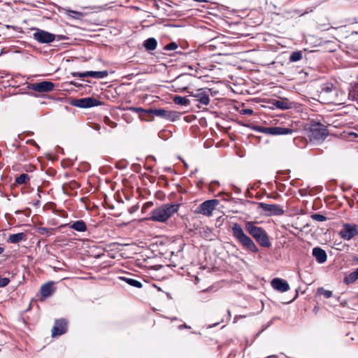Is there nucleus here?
Listing matches in <instances>:
<instances>
[{"mask_svg": "<svg viewBox=\"0 0 358 358\" xmlns=\"http://www.w3.org/2000/svg\"><path fill=\"white\" fill-rule=\"evenodd\" d=\"M180 207L179 203H165L153 209L150 213V217L148 220L166 222L174 213H177Z\"/></svg>", "mask_w": 358, "mask_h": 358, "instance_id": "1", "label": "nucleus"}, {"mask_svg": "<svg viewBox=\"0 0 358 358\" xmlns=\"http://www.w3.org/2000/svg\"><path fill=\"white\" fill-rule=\"evenodd\" d=\"M231 231L233 236L242 245L243 249L252 253H257L259 252V248L257 245L252 239L244 232L240 224L237 222L234 223L231 227Z\"/></svg>", "mask_w": 358, "mask_h": 358, "instance_id": "2", "label": "nucleus"}, {"mask_svg": "<svg viewBox=\"0 0 358 358\" xmlns=\"http://www.w3.org/2000/svg\"><path fill=\"white\" fill-rule=\"evenodd\" d=\"M245 229L261 247L270 248L271 246L269 237L262 227L255 225L252 222H246Z\"/></svg>", "mask_w": 358, "mask_h": 358, "instance_id": "3", "label": "nucleus"}, {"mask_svg": "<svg viewBox=\"0 0 358 358\" xmlns=\"http://www.w3.org/2000/svg\"><path fill=\"white\" fill-rule=\"evenodd\" d=\"M129 110L134 112H144L149 115H155L157 117H159L171 122H174L179 119L180 116V113L177 111L167 110L164 108L143 109L142 108L130 107Z\"/></svg>", "mask_w": 358, "mask_h": 358, "instance_id": "4", "label": "nucleus"}, {"mask_svg": "<svg viewBox=\"0 0 358 358\" xmlns=\"http://www.w3.org/2000/svg\"><path fill=\"white\" fill-rule=\"evenodd\" d=\"M70 104L73 106L80 108H89L94 106H101V102L94 97L90 96L81 99H72L70 102Z\"/></svg>", "mask_w": 358, "mask_h": 358, "instance_id": "5", "label": "nucleus"}, {"mask_svg": "<svg viewBox=\"0 0 358 358\" xmlns=\"http://www.w3.org/2000/svg\"><path fill=\"white\" fill-rule=\"evenodd\" d=\"M258 208L262 209L266 216H276L284 214V210L278 204H268L263 202L257 203Z\"/></svg>", "mask_w": 358, "mask_h": 358, "instance_id": "6", "label": "nucleus"}, {"mask_svg": "<svg viewBox=\"0 0 358 358\" xmlns=\"http://www.w3.org/2000/svg\"><path fill=\"white\" fill-rule=\"evenodd\" d=\"M209 89L200 88L194 92H189V96L194 98L192 102H199V103L207 106L210 102Z\"/></svg>", "mask_w": 358, "mask_h": 358, "instance_id": "7", "label": "nucleus"}, {"mask_svg": "<svg viewBox=\"0 0 358 358\" xmlns=\"http://www.w3.org/2000/svg\"><path fill=\"white\" fill-rule=\"evenodd\" d=\"M338 235L343 240H351L357 236V225L351 223H343L342 229L338 232Z\"/></svg>", "mask_w": 358, "mask_h": 358, "instance_id": "8", "label": "nucleus"}, {"mask_svg": "<svg viewBox=\"0 0 358 358\" xmlns=\"http://www.w3.org/2000/svg\"><path fill=\"white\" fill-rule=\"evenodd\" d=\"M219 201L217 199H210L201 203L196 208L195 212L203 215L210 216Z\"/></svg>", "mask_w": 358, "mask_h": 358, "instance_id": "9", "label": "nucleus"}, {"mask_svg": "<svg viewBox=\"0 0 358 358\" xmlns=\"http://www.w3.org/2000/svg\"><path fill=\"white\" fill-rule=\"evenodd\" d=\"M33 38L39 43H50L55 40L56 35L43 29H36Z\"/></svg>", "mask_w": 358, "mask_h": 358, "instance_id": "10", "label": "nucleus"}, {"mask_svg": "<svg viewBox=\"0 0 358 358\" xmlns=\"http://www.w3.org/2000/svg\"><path fill=\"white\" fill-rule=\"evenodd\" d=\"M310 135L315 140L324 139L327 136V129L324 125L315 123L311 124Z\"/></svg>", "mask_w": 358, "mask_h": 358, "instance_id": "11", "label": "nucleus"}, {"mask_svg": "<svg viewBox=\"0 0 358 358\" xmlns=\"http://www.w3.org/2000/svg\"><path fill=\"white\" fill-rule=\"evenodd\" d=\"M29 89L40 93L50 92L55 88V84L52 82L44 80L39 83H31Z\"/></svg>", "mask_w": 358, "mask_h": 358, "instance_id": "12", "label": "nucleus"}, {"mask_svg": "<svg viewBox=\"0 0 358 358\" xmlns=\"http://www.w3.org/2000/svg\"><path fill=\"white\" fill-rule=\"evenodd\" d=\"M67 331V321L65 319H58L55 321L52 329V336L57 337L64 334Z\"/></svg>", "mask_w": 358, "mask_h": 358, "instance_id": "13", "label": "nucleus"}, {"mask_svg": "<svg viewBox=\"0 0 358 358\" xmlns=\"http://www.w3.org/2000/svg\"><path fill=\"white\" fill-rule=\"evenodd\" d=\"M271 286L274 289L280 292H285L289 289L288 282L285 280L278 278L272 280Z\"/></svg>", "mask_w": 358, "mask_h": 358, "instance_id": "14", "label": "nucleus"}, {"mask_svg": "<svg viewBox=\"0 0 358 358\" xmlns=\"http://www.w3.org/2000/svg\"><path fill=\"white\" fill-rule=\"evenodd\" d=\"M62 227H68L78 232H85L87 231V227L85 221L83 220H76L72 223H68L61 226Z\"/></svg>", "mask_w": 358, "mask_h": 358, "instance_id": "15", "label": "nucleus"}, {"mask_svg": "<svg viewBox=\"0 0 358 358\" xmlns=\"http://www.w3.org/2000/svg\"><path fill=\"white\" fill-rule=\"evenodd\" d=\"M53 292V282L50 281L43 284L40 289L41 300H44L45 299L50 296Z\"/></svg>", "mask_w": 358, "mask_h": 358, "instance_id": "16", "label": "nucleus"}, {"mask_svg": "<svg viewBox=\"0 0 358 358\" xmlns=\"http://www.w3.org/2000/svg\"><path fill=\"white\" fill-rule=\"evenodd\" d=\"M313 256L315 258L319 264H323L327 261V255L323 249L319 247H315L313 249Z\"/></svg>", "mask_w": 358, "mask_h": 358, "instance_id": "17", "label": "nucleus"}, {"mask_svg": "<svg viewBox=\"0 0 358 358\" xmlns=\"http://www.w3.org/2000/svg\"><path fill=\"white\" fill-rule=\"evenodd\" d=\"M293 132L294 130L289 128L282 127H271V135L272 136L287 135L291 134Z\"/></svg>", "mask_w": 358, "mask_h": 358, "instance_id": "18", "label": "nucleus"}, {"mask_svg": "<svg viewBox=\"0 0 358 358\" xmlns=\"http://www.w3.org/2000/svg\"><path fill=\"white\" fill-rule=\"evenodd\" d=\"M27 240V234L23 232L10 234L8 236V238L7 241L10 243H19L22 241H26Z\"/></svg>", "mask_w": 358, "mask_h": 358, "instance_id": "19", "label": "nucleus"}, {"mask_svg": "<svg viewBox=\"0 0 358 358\" xmlns=\"http://www.w3.org/2000/svg\"><path fill=\"white\" fill-rule=\"evenodd\" d=\"M108 75V72L106 70L99 71H86V77H91L96 79H102L107 77Z\"/></svg>", "mask_w": 358, "mask_h": 358, "instance_id": "20", "label": "nucleus"}, {"mask_svg": "<svg viewBox=\"0 0 358 358\" xmlns=\"http://www.w3.org/2000/svg\"><path fill=\"white\" fill-rule=\"evenodd\" d=\"M358 280V268L343 278V282L346 285L354 283Z\"/></svg>", "mask_w": 358, "mask_h": 358, "instance_id": "21", "label": "nucleus"}, {"mask_svg": "<svg viewBox=\"0 0 358 358\" xmlns=\"http://www.w3.org/2000/svg\"><path fill=\"white\" fill-rule=\"evenodd\" d=\"M157 45V41L155 38H148L143 42V46L148 50H154Z\"/></svg>", "mask_w": 358, "mask_h": 358, "instance_id": "22", "label": "nucleus"}, {"mask_svg": "<svg viewBox=\"0 0 358 358\" xmlns=\"http://www.w3.org/2000/svg\"><path fill=\"white\" fill-rule=\"evenodd\" d=\"M173 102L180 106H189L192 103V101L185 96H175L173 98Z\"/></svg>", "mask_w": 358, "mask_h": 358, "instance_id": "23", "label": "nucleus"}, {"mask_svg": "<svg viewBox=\"0 0 358 358\" xmlns=\"http://www.w3.org/2000/svg\"><path fill=\"white\" fill-rule=\"evenodd\" d=\"M119 278H120V280L126 282L130 286H132L134 287L141 288L143 286L142 283L140 281H138L136 279L131 278L120 277Z\"/></svg>", "mask_w": 358, "mask_h": 358, "instance_id": "24", "label": "nucleus"}, {"mask_svg": "<svg viewBox=\"0 0 358 358\" xmlns=\"http://www.w3.org/2000/svg\"><path fill=\"white\" fill-rule=\"evenodd\" d=\"M29 180V176L27 173H22L15 178V182L18 185L26 184Z\"/></svg>", "mask_w": 358, "mask_h": 358, "instance_id": "25", "label": "nucleus"}, {"mask_svg": "<svg viewBox=\"0 0 358 358\" xmlns=\"http://www.w3.org/2000/svg\"><path fill=\"white\" fill-rule=\"evenodd\" d=\"M274 106L279 109L285 110L290 108V104L285 101L282 100H276L275 101Z\"/></svg>", "mask_w": 358, "mask_h": 358, "instance_id": "26", "label": "nucleus"}, {"mask_svg": "<svg viewBox=\"0 0 358 358\" xmlns=\"http://www.w3.org/2000/svg\"><path fill=\"white\" fill-rule=\"evenodd\" d=\"M303 54L301 51H295L292 52V54L289 56V62H296L302 59Z\"/></svg>", "mask_w": 358, "mask_h": 358, "instance_id": "27", "label": "nucleus"}, {"mask_svg": "<svg viewBox=\"0 0 358 358\" xmlns=\"http://www.w3.org/2000/svg\"><path fill=\"white\" fill-rule=\"evenodd\" d=\"M54 230L52 228L38 227L37 232L41 235L49 236L52 234Z\"/></svg>", "mask_w": 358, "mask_h": 358, "instance_id": "28", "label": "nucleus"}, {"mask_svg": "<svg viewBox=\"0 0 358 358\" xmlns=\"http://www.w3.org/2000/svg\"><path fill=\"white\" fill-rule=\"evenodd\" d=\"M317 294L323 295L326 299H329L333 296V292L330 290H326L323 287L317 289Z\"/></svg>", "mask_w": 358, "mask_h": 358, "instance_id": "29", "label": "nucleus"}, {"mask_svg": "<svg viewBox=\"0 0 358 358\" xmlns=\"http://www.w3.org/2000/svg\"><path fill=\"white\" fill-rule=\"evenodd\" d=\"M253 129L256 131L265 134H269L271 135V127H263V126H259L256 125L253 127Z\"/></svg>", "mask_w": 358, "mask_h": 358, "instance_id": "30", "label": "nucleus"}, {"mask_svg": "<svg viewBox=\"0 0 358 358\" xmlns=\"http://www.w3.org/2000/svg\"><path fill=\"white\" fill-rule=\"evenodd\" d=\"M67 14L69 16H70L74 19H76V20H80L83 17V13L76 11V10H69L67 12Z\"/></svg>", "mask_w": 358, "mask_h": 358, "instance_id": "31", "label": "nucleus"}, {"mask_svg": "<svg viewBox=\"0 0 358 358\" xmlns=\"http://www.w3.org/2000/svg\"><path fill=\"white\" fill-rule=\"evenodd\" d=\"M311 218L313 220L318 221V222H324L327 220V217L323 215L315 213L311 215Z\"/></svg>", "mask_w": 358, "mask_h": 358, "instance_id": "32", "label": "nucleus"}, {"mask_svg": "<svg viewBox=\"0 0 358 358\" xmlns=\"http://www.w3.org/2000/svg\"><path fill=\"white\" fill-rule=\"evenodd\" d=\"M178 45L176 42H171L166 45L164 48V50H175L178 48Z\"/></svg>", "mask_w": 358, "mask_h": 358, "instance_id": "33", "label": "nucleus"}, {"mask_svg": "<svg viewBox=\"0 0 358 358\" xmlns=\"http://www.w3.org/2000/svg\"><path fill=\"white\" fill-rule=\"evenodd\" d=\"M10 280L8 278H2L0 275V287H4L10 283Z\"/></svg>", "mask_w": 358, "mask_h": 358, "instance_id": "34", "label": "nucleus"}, {"mask_svg": "<svg viewBox=\"0 0 358 358\" xmlns=\"http://www.w3.org/2000/svg\"><path fill=\"white\" fill-rule=\"evenodd\" d=\"M334 89H335V87L332 84H327L322 87V92L329 93L332 92Z\"/></svg>", "mask_w": 358, "mask_h": 358, "instance_id": "35", "label": "nucleus"}, {"mask_svg": "<svg viewBox=\"0 0 358 358\" xmlns=\"http://www.w3.org/2000/svg\"><path fill=\"white\" fill-rule=\"evenodd\" d=\"M241 113L243 115H251L254 113V112L250 108H244V109H242Z\"/></svg>", "mask_w": 358, "mask_h": 358, "instance_id": "36", "label": "nucleus"}, {"mask_svg": "<svg viewBox=\"0 0 358 358\" xmlns=\"http://www.w3.org/2000/svg\"><path fill=\"white\" fill-rule=\"evenodd\" d=\"M73 77H79V78H84L86 77V71L85 72H73L71 73Z\"/></svg>", "mask_w": 358, "mask_h": 358, "instance_id": "37", "label": "nucleus"}, {"mask_svg": "<svg viewBox=\"0 0 358 358\" xmlns=\"http://www.w3.org/2000/svg\"><path fill=\"white\" fill-rule=\"evenodd\" d=\"M56 38L57 41L64 40L67 38V37L64 35H57L56 36Z\"/></svg>", "mask_w": 358, "mask_h": 358, "instance_id": "38", "label": "nucleus"}, {"mask_svg": "<svg viewBox=\"0 0 358 358\" xmlns=\"http://www.w3.org/2000/svg\"><path fill=\"white\" fill-rule=\"evenodd\" d=\"M27 143L37 147L38 148H39L38 145H37V143L33 139L27 141Z\"/></svg>", "mask_w": 358, "mask_h": 358, "instance_id": "39", "label": "nucleus"}, {"mask_svg": "<svg viewBox=\"0 0 358 358\" xmlns=\"http://www.w3.org/2000/svg\"><path fill=\"white\" fill-rule=\"evenodd\" d=\"M183 328H185V329H190L191 327L188 325H187L186 324H181L178 327V329L180 330L182 329Z\"/></svg>", "mask_w": 358, "mask_h": 358, "instance_id": "40", "label": "nucleus"}, {"mask_svg": "<svg viewBox=\"0 0 358 358\" xmlns=\"http://www.w3.org/2000/svg\"><path fill=\"white\" fill-rule=\"evenodd\" d=\"M234 191L236 194H240L241 192V189L236 186H234Z\"/></svg>", "mask_w": 358, "mask_h": 358, "instance_id": "41", "label": "nucleus"}, {"mask_svg": "<svg viewBox=\"0 0 358 358\" xmlns=\"http://www.w3.org/2000/svg\"><path fill=\"white\" fill-rule=\"evenodd\" d=\"M107 120L110 122V126L111 127H115L117 124L115 122H111L108 118H107Z\"/></svg>", "mask_w": 358, "mask_h": 358, "instance_id": "42", "label": "nucleus"}, {"mask_svg": "<svg viewBox=\"0 0 358 358\" xmlns=\"http://www.w3.org/2000/svg\"><path fill=\"white\" fill-rule=\"evenodd\" d=\"M40 204V200L39 199H36L35 200L34 202H33V205L34 206H37Z\"/></svg>", "mask_w": 358, "mask_h": 358, "instance_id": "43", "label": "nucleus"}, {"mask_svg": "<svg viewBox=\"0 0 358 358\" xmlns=\"http://www.w3.org/2000/svg\"><path fill=\"white\" fill-rule=\"evenodd\" d=\"M198 171V169H195L194 171H192L190 174H189V176L190 177H192L193 175H194L196 172Z\"/></svg>", "mask_w": 358, "mask_h": 358, "instance_id": "44", "label": "nucleus"}, {"mask_svg": "<svg viewBox=\"0 0 358 358\" xmlns=\"http://www.w3.org/2000/svg\"><path fill=\"white\" fill-rule=\"evenodd\" d=\"M40 192H41V191L39 190V189H38L37 196H38V199H39V200H40V199H41V194H40Z\"/></svg>", "mask_w": 358, "mask_h": 358, "instance_id": "45", "label": "nucleus"}, {"mask_svg": "<svg viewBox=\"0 0 358 358\" xmlns=\"http://www.w3.org/2000/svg\"><path fill=\"white\" fill-rule=\"evenodd\" d=\"M4 252V248L0 246V255Z\"/></svg>", "mask_w": 358, "mask_h": 358, "instance_id": "46", "label": "nucleus"}, {"mask_svg": "<svg viewBox=\"0 0 358 358\" xmlns=\"http://www.w3.org/2000/svg\"><path fill=\"white\" fill-rule=\"evenodd\" d=\"M101 129V126H96V129L99 130Z\"/></svg>", "mask_w": 358, "mask_h": 358, "instance_id": "47", "label": "nucleus"}, {"mask_svg": "<svg viewBox=\"0 0 358 358\" xmlns=\"http://www.w3.org/2000/svg\"><path fill=\"white\" fill-rule=\"evenodd\" d=\"M227 313H228V315H229V316H231V312H230V310H227Z\"/></svg>", "mask_w": 358, "mask_h": 358, "instance_id": "48", "label": "nucleus"}, {"mask_svg": "<svg viewBox=\"0 0 358 358\" xmlns=\"http://www.w3.org/2000/svg\"><path fill=\"white\" fill-rule=\"evenodd\" d=\"M71 84L74 85H76V83H74V82H71Z\"/></svg>", "mask_w": 358, "mask_h": 358, "instance_id": "49", "label": "nucleus"}, {"mask_svg": "<svg viewBox=\"0 0 358 358\" xmlns=\"http://www.w3.org/2000/svg\"><path fill=\"white\" fill-rule=\"evenodd\" d=\"M166 294H167L168 297L171 298V296H170V294L169 293H167Z\"/></svg>", "mask_w": 358, "mask_h": 358, "instance_id": "50", "label": "nucleus"}, {"mask_svg": "<svg viewBox=\"0 0 358 358\" xmlns=\"http://www.w3.org/2000/svg\"><path fill=\"white\" fill-rule=\"evenodd\" d=\"M212 183H218V182L217 181H213V182H212Z\"/></svg>", "mask_w": 358, "mask_h": 358, "instance_id": "51", "label": "nucleus"}, {"mask_svg": "<svg viewBox=\"0 0 358 358\" xmlns=\"http://www.w3.org/2000/svg\"><path fill=\"white\" fill-rule=\"evenodd\" d=\"M357 235H358V227H357Z\"/></svg>", "mask_w": 358, "mask_h": 358, "instance_id": "52", "label": "nucleus"}]
</instances>
